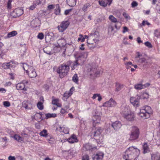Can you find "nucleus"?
Instances as JSON below:
<instances>
[{"label": "nucleus", "mask_w": 160, "mask_h": 160, "mask_svg": "<svg viewBox=\"0 0 160 160\" xmlns=\"http://www.w3.org/2000/svg\"><path fill=\"white\" fill-rule=\"evenodd\" d=\"M136 55L135 57L136 62L139 65L142 64L143 67H148L150 63L149 60L142 56L139 52H136Z\"/></svg>", "instance_id": "7ed1b4c3"}, {"label": "nucleus", "mask_w": 160, "mask_h": 160, "mask_svg": "<svg viewBox=\"0 0 160 160\" xmlns=\"http://www.w3.org/2000/svg\"><path fill=\"white\" fill-rule=\"evenodd\" d=\"M107 1L104 0L99 1L98 3L100 6L105 7L108 4L110 5L112 2V0H106Z\"/></svg>", "instance_id": "2eb2a0df"}, {"label": "nucleus", "mask_w": 160, "mask_h": 160, "mask_svg": "<svg viewBox=\"0 0 160 160\" xmlns=\"http://www.w3.org/2000/svg\"><path fill=\"white\" fill-rule=\"evenodd\" d=\"M68 5L71 7L74 6L76 3V0H67Z\"/></svg>", "instance_id": "393cba45"}, {"label": "nucleus", "mask_w": 160, "mask_h": 160, "mask_svg": "<svg viewBox=\"0 0 160 160\" xmlns=\"http://www.w3.org/2000/svg\"><path fill=\"white\" fill-rule=\"evenodd\" d=\"M41 136L46 137L48 136L47 131L45 129L43 130L39 134Z\"/></svg>", "instance_id": "c9c22d12"}, {"label": "nucleus", "mask_w": 160, "mask_h": 160, "mask_svg": "<svg viewBox=\"0 0 160 160\" xmlns=\"http://www.w3.org/2000/svg\"><path fill=\"white\" fill-rule=\"evenodd\" d=\"M23 68L24 70L26 71V72L28 74L29 77L31 78H35L37 76V74L33 67H29L27 64L24 63L23 64Z\"/></svg>", "instance_id": "6e6552de"}, {"label": "nucleus", "mask_w": 160, "mask_h": 160, "mask_svg": "<svg viewBox=\"0 0 160 160\" xmlns=\"http://www.w3.org/2000/svg\"><path fill=\"white\" fill-rule=\"evenodd\" d=\"M109 19L112 22L116 23L118 22L117 20V19L115 18L113 15H110L109 17Z\"/></svg>", "instance_id": "4c0bfd02"}, {"label": "nucleus", "mask_w": 160, "mask_h": 160, "mask_svg": "<svg viewBox=\"0 0 160 160\" xmlns=\"http://www.w3.org/2000/svg\"><path fill=\"white\" fill-rule=\"evenodd\" d=\"M3 105L5 107H9L10 106V103L8 101H4L3 102Z\"/></svg>", "instance_id": "49530a36"}, {"label": "nucleus", "mask_w": 160, "mask_h": 160, "mask_svg": "<svg viewBox=\"0 0 160 160\" xmlns=\"http://www.w3.org/2000/svg\"><path fill=\"white\" fill-rule=\"evenodd\" d=\"M85 38L83 37V35L82 34L79 35V37L78 38V42L81 41V42H83L84 41Z\"/></svg>", "instance_id": "37998d69"}, {"label": "nucleus", "mask_w": 160, "mask_h": 160, "mask_svg": "<svg viewBox=\"0 0 160 160\" xmlns=\"http://www.w3.org/2000/svg\"><path fill=\"white\" fill-rule=\"evenodd\" d=\"M88 72L90 74L91 78L94 79L96 77H98L100 73L99 71H97L95 66H91L89 65L88 66Z\"/></svg>", "instance_id": "1a4fd4ad"}, {"label": "nucleus", "mask_w": 160, "mask_h": 160, "mask_svg": "<svg viewBox=\"0 0 160 160\" xmlns=\"http://www.w3.org/2000/svg\"><path fill=\"white\" fill-rule=\"evenodd\" d=\"M152 112L151 108L148 106H145L140 110L139 115L142 117L148 118L150 116V114Z\"/></svg>", "instance_id": "0eeeda50"}, {"label": "nucleus", "mask_w": 160, "mask_h": 160, "mask_svg": "<svg viewBox=\"0 0 160 160\" xmlns=\"http://www.w3.org/2000/svg\"><path fill=\"white\" fill-rule=\"evenodd\" d=\"M13 138L15 140L18 142H21L22 141H23V140L22 137H20L18 135H14L13 136Z\"/></svg>", "instance_id": "473e14b6"}, {"label": "nucleus", "mask_w": 160, "mask_h": 160, "mask_svg": "<svg viewBox=\"0 0 160 160\" xmlns=\"http://www.w3.org/2000/svg\"><path fill=\"white\" fill-rule=\"evenodd\" d=\"M14 12L16 14L15 15H13L16 18L17 17L21 16L23 13V11L22 9L19 8H17L14 10Z\"/></svg>", "instance_id": "f3484780"}, {"label": "nucleus", "mask_w": 160, "mask_h": 160, "mask_svg": "<svg viewBox=\"0 0 160 160\" xmlns=\"http://www.w3.org/2000/svg\"><path fill=\"white\" fill-rule=\"evenodd\" d=\"M95 147L93 148L89 143L85 144L83 146V149L85 150H93Z\"/></svg>", "instance_id": "412c9836"}, {"label": "nucleus", "mask_w": 160, "mask_h": 160, "mask_svg": "<svg viewBox=\"0 0 160 160\" xmlns=\"http://www.w3.org/2000/svg\"><path fill=\"white\" fill-rule=\"evenodd\" d=\"M18 34L17 32L16 31H13L8 33L7 35V37L10 38Z\"/></svg>", "instance_id": "c756f323"}, {"label": "nucleus", "mask_w": 160, "mask_h": 160, "mask_svg": "<svg viewBox=\"0 0 160 160\" xmlns=\"http://www.w3.org/2000/svg\"><path fill=\"white\" fill-rule=\"evenodd\" d=\"M150 84L149 83L147 82L144 84H143V88H147V87H148L150 86Z\"/></svg>", "instance_id": "338daca9"}, {"label": "nucleus", "mask_w": 160, "mask_h": 160, "mask_svg": "<svg viewBox=\"0 0 160 160\" xmlns=\"http://www.w3.org/2000/svg\"><path fill=\"white\" fill-rule=\"evenodd\" d=\"M156 9L158 13H160V3L157 5L156 7Z\"/></svg>", "instance_id": "69168bd1"}, {"label": "nucleus", "mask_w": 160, "mask_h": 160, "mask_svg": "<svg viewBox=\"0 0 160 160\" xmlns=\"http://www.w3.org/2000/svg\"><path fill=\"white\" fill-rule=\"evenodd\" d=\"M7 132L11 135H12L14 134V132L10 129H7Z\"/></svg>", "instance_id": "13d9d810"}, {"label": "nucleus", "mask_w": 160, "mask_h": 160, "mask_svg": "<svg viewBox=\"0 0 160 160\" xmlns=\"http://www.w3.org/2000/svg\"><path fill=\"white\" fill-rule=\"evenodd\" d=\"M115 87V91L116 92H118L120 91L121 89L123 88V85L119 83L116 82V83Z\"/></svg>", "instance_id": "b1692460"}, {"label": "nucleus", "mask_w": 160, "mask_h": 160, "mask_svg": "<svg viewBox=\"0 0 160 160\" xmlns=\"http://www.w3.org/2000/svg\"><path fill=\"white\" fill-rule=\"evenodd\" d=\"M60 8L58 4L56 5V8L55 9V13L56 15H59L60 12Z\"/></svg>", "instance_id": "e433bc0d"}, {"label": "nucleus", "mask_w": 160, "mask_h": 160, "mask_svg": "<svg viewBox=\"0 0 160 160\" xmlns=\"http://www.w3.org/2000/svg\"><path fill=\"white\" fill-rule=\"evenodd\" d=\"M72 9H67L64 12V14L65 15H68L69 13L71 11Z\"/></svg>", "instance_id": "0e129e2a"}, {"label": "nucleus", "mask_w": 160, "mask_h": 160, "mask_svg": "<svg viewBox=\"0 0 160 160\" xmlns=\"http://www.w3.org/2000/svg\"><path fill=\"white\" fill-rule=\"evenodd\" d=\"M69 24V22L68 21L62 22L60 25L58 27L59 32H63L67 28Z\"/></svg>", "instance_id": "9d476101"}, {"label": "nucleus", "mask_w": 160, "mask_h": 160, "mask_svg": "<svg viewBox=\"0 0 160 160\" xmlns=\"http://www.w3.org/2000/svg\"><path fill=\"white\" fill-rule=\"evenodd\" d=\"M116 102L112 98H111L108 101L105 102L103 106L107 107H114L116 105Z\"/></svg>", "instance_id": "9b49d317"}, {"label": "nucleus", "mask_w": 160, "mask_h": 160, "mask_svg": "<svg viewBox=\"0 0 160 160\" xmlns=\"http://www.w3.org/2000/svg\"><path fill=\"white\" fill-rule=\"evenodd\" d=\"M114 26L115 28L117 29H118L117 25L116 23H115V24H114L112 23H111L108 26V30L111 32L112 31L114 30V27L113 26Z\"/></svg>", "instance_id": "cd10ccee"}, {"label": "nucleus", "mask_w": 160, "mask_h": 160, "mask_svg": "<svg viewBox=\"0 0 160 160\" xmlns=\"http://www.w3.org/2000/svg\"><path fill=\"white\" fill-rule=\"evenodd\" d=\"M134 87L135 89L137 90H141L142 89H144L143 88V84H135L134 85Z\"/></svg>", "instance_id": "72a5a7b5"}, {"label": "nucleus", "mask_w": 160, "mask_h": 160, "mask_svg": "<svg viewBox=\"0 0 160 160\" xmlns=\"http://www.w3.org/2000/svg\"><path fill=\"white\" fill-rule=\"evenodd\" d=\"M12 0H8L7 3V8L8 9H10L12 8L11 2Z\"/></svg>", "instance_id": "c03bdc74"}, {"label": "nucleus", "mask_w": 160, "mask_h": 160, "mask_svg": "<svg viewBox=\"0 0 160 160\" xmlns=\"http://www.w3.org/2000/svg\"><path fill=\"white\" fill-rule=\"evenodd\" d=\"M39 22V20L38 18H35L34 19L32 22V23H34L35 26H37L38 25V23Z\"/></svg>", "instance_id": "a19ab883"}, {"label": "nucleus", "mask_w": 160, "mask_h": 160, "mask_svg": "<svg viewBox=\"0 0 160 160\" xmlns=\"http://www.w3.org/2000/svg\"><path fill=\"white\" fill-rule=\"evenodd\" d=\"M104 153L101 152H98L95 154L93 155L92 159L93 160H101L103 158Z\"/></svg>", "instance_id": "f8f14e48"}, {"label": "nucleus", "mask_w": 160, "mask_h": 160, "mask_svg": "<svg viewBox=\"0 0 160 160\" xmlns=\"http://www.w3.org/2000/svg\"><path fill=\"white\" fill-rule=\"evenodd\" d=\"M68 112L64 109L62 108L61 110L60 113L62 114L63 116H64L65 114L67 113Z\"/></svg>", "instance_id": "603ef678"}, {"label": "nucleus", "mask_w": 160, "mask_h": 160, "mask_svg": "<svg viewBox=\"0 0 160 160\" xmlns=\"http://www.w3.org/2000/svg\"><path fill=\"white\" fill-rule=\"evenodd\" d=\"M45 116L46 118L47 119L50 118H55L57 116V114L55 113H48L45 114Z\"/></svg>", "instance_id": "2f4dec72"}, {"label": "nucleus", "mask_w": 160, "mask_h": 160, "mask_svg": "<svg viewBox=\"0 0 160 160\" xmlns=\"http://www.w3.org/2000/svg\"><path fill=\"white\" fill-rule=\"evenodd\" d=\"M89 34L88 36V35H85L84 36V38H85H85L88 39L87 41V42L88 44V46L90 47V46L89 43L88 42V41L89 40Z\"/></svg>", "instance_id": "052dcab7"}, {"label": "nucleus", "mask_w": 160, "mask_h": 160, "mask_svg": "<svg viewBox=\"0 0 160 160\" xmlns=\"http://www.w3.org/2000/svg\"><path fill=\"white\" fill-rule=\"evenodd\" d=\"M138 3L135 1H133L131 3V6L132 8H135L138 5Z\"/></svg>", "instance_id": "864d4df0"}, {"label": "nucleus", "mask_w": 160, "mask_h": 160, "mask_svg": "<svg viewBox=\"0 0 160 160\" xmlns=\"http://www.w3.org/2000/svg\"><path fill=\"white\" fill-rule=\"evenodd\" d=\"M72 93L70 92H66L63 94V100L64 101H66L68 98L70 97Z\"/></svg>", "instance_id": "5701e85b"}, {"label": "nucleus", "mask_w": 160, "mask_h": 160, "mask_svg": "<svg viewBox=\"0 0 160 160\" xmlns=\"http://www.w3.org/2000/svg\"><path fill=\"white\" fill-rule=\"evenodd\" d=\"M78 61L76 60L74 62V64H73V67H72V69L73 70L78 65Z\"/></svg>", "instance_id": "680f3d73"}, {"label": "nucleus", "mask_w": 160, "mask_h": 160, "mask_svg": "<svg viewBox=\"0 0 160 160\" xmlns=\"http://www.w3.org/2000/svg\"><path fill=\"white\" fill-rule=\"evenodd\" d=\"M16 88L18 90H22L25 91H26L27 90L26 88H25V85L24 83H18L17 84Z\"/></svg>", "instance_id": "6ab92c4d"}, {"label": "nucleus", "mask_w": 160, "mask_h": 160, "mask_svg": "<svg viewBox=\"0 0 160 160\" xmlns=\"http://www.w3.org/2000/svg\"><path fill=\"white\" fill-rule=\"evenodd\" d=\"M44 35L42 33H39L38 35V38L41 40L43 38Z\"/></svg>", "instance_id": "3c124183"}, {"label": "nucleus", "mask_w": 160, "mask_h": 160, "mask_svg": "<svg viewBox=\"0 0 160 160\" xmlns=\"http://www.w3.org/2000/svg\"><path fill=\"white\" fill-rule=\"evenodd\" d=\"M143 153L145 154L149 152V149L148 144L147 143H145L143 146Z\"/></svg>", "instance_id": "bb28decb"}, {"label": "nucleus", "mask_w": 160, "mask_h": 160, "mask_svg": "<svg viewBox=\"0 0 160 160\" xmlns=\"http://www.w3.org/2000/svg\"><path fill=\"white\" fill-rule=\"evenodd\" d=\"M72 80L75 83L78 84V77L77 74H75L73 76Z\"/></svg>", "instance_id": "f704fd0d"}, {"label": "nucleus", "mask_w": 160, "mask_h": 160, "mask_svg": "<svg viewBox=\"0 0 160 160\" xmlns=\"http://www.w3.org/2000/svg\"><path fill=\"white\" fill-rule=\"evenodd\" d=\"M151 157L152 160H160V155L158 152L152 154Z\"/></svg>", "instance_id": "4be33fe9"}, {"label": "nucleus", "mask_w": 160, "mask_h": 160, "mask_svg": "<svg viewBox=\"0 0 160 160\" xmlns=\"http://www.w3.org/2000/svg\"><path fill=\"white\" fill-rule=\"evenodd\" d=\"M122 124L121 122L118 121L113 122L112 124V126L114 130L117 131L119 130L121 127Z\"/></svg>", "instance_id": "4468645a"}, {"label": "nucleus", "mask_w": 160, "mask_h": 160, "mask_svg": "<svg viewBox=\"0 0 160 160\" xmlns=\"http://www.w3.org/2000/svg\"><path fill=\"white\" fill-rule=\"evenodd\" d=\"M91 6L90 3H87L85 4L82 8V10L84 12H86L87 11L88 9Z\"/></svg>", "instance_id": "a878e982"}, {"label": "nucleus", "mask_w": 160, "mask_h": 160, "mask_svg": "<svg viewBox=\"0 0 160 160\" xmlns=\"http://www.w3.org/2000/svg\"><path fill=\"white\" fill-rule=\"evenodd\" d=\"M36 7V4L33 3L32 5L31 6L29 7V9L31 10H33Z\"/></svg>", "instance_id": "bf43d9fd"}, {"label": "nucleus", "mask_w": 160, "mask_h": 160, "mask_svg": "<svg viewBox=\"0 0 160 160\" xmlns=\"http://www.w3.org/2000/svg\"><path fill=\"white\" fill-rule=\"evenodd\" d=\"M89 157L88 155H85L82 157V160H89Z\"/></svg>", "instance_id": "6e6d98bb"}, {"label": "nucleus", "mask_w": 160, "mask_h": 160, "mask_svg": "<svg viewBox=\"0 0 160 160\" xmlns=\"http://www.w3.org/2000/svg\"><path fill=\"white\" fill-rule=\"evenodd\" d=\"M37 106L38 108L40 110H42L43 109V102H39L37 103Z\"/></svg>", "instance_id": "58836bf2"}, {"label": "nucleus", "mask_w": 160, "mask_h": 160, "mask_svg": "<svg viewBox=\"0 0 160 160\" xmlns=\"http://www.w3.org/2000/svg\"><path fill=\"white\" fill-rule=\"evenodd\" d=\"M140 154V151L139 149L132 146L126 150L123 158L126 160H137Z\"/></svg>", "instance_id": "f257e3e1"}, {"label": "nucleus", "mask_w": 160, "mask_h": 160, "mask_svg": "<svg viewBox=\"0 0 160 160\" xmlns=\"http://www.w3.org/2000/svg\"><path fill=\"white\" fill-rule=\"evenodd\" d=\"M68 142L70 143H74L78 142V141L76 137V136L74 135H72L71 137L68 138Z\"/></svg>", "instance_id": "aec40b11"}, {"label": "nucleus", "mask_w": 160, "mask_h": 160, "mask_svg": "<svg viewBox=\"0 0 160 160\" xmlns=\"http://www.w3.org/2000/svg\"><path fill=\"white\" fill-rule=\"evenodd\" d=\"M69 69V65L63 63L58 67L57 70V72L59 74L60 77L62 78L67 75Z\"/></svg>", "instance_id": "20e7f679"}, {"label": "nucleus", "mask_w": 160, "mask_h": 160, "mask_svg": "<svg viewBox=\"0 0 160 160\" xmlns=\"http://www.w3.org/2000/svg\"><path fill=\"white\" fill-rule=\"evenodd\" d=\"M9 160H15V158L14 156H9L8 158Z\"/></svg>", "instance_id": "774afa93"}, {"label": "nucleus", "mask_w": 160, "mask_h": 160, "mask_svg": "<svg viewBox=\"0 0 160 160\" xmlns=\"http://www.w3.org/2000/svg\"><path fill=\"white\" fill-rule=\"evenodd\" d=\"M123 16L124 17V18H125L126 19H130L131 18L130 17V16L129 15L126 13V12H123L122 14Z\"/></svg>", "instance_id": "de8ad7c7"}, {"label": "nucleus", "mask_w": 160, "mask_h": 160, "mask_svg": "<svg viewBox=\"0 0 160 160\" xmlns=\"http://www.w3.org/2000/svg\"><path fill=\"white\" fill-rule=\"evenodd\" d=\"M28 102H23L22 103V107L26 109L30 108L28 107V106L27 104Z\"/></svg>", "instance_id": "8fccbe9b"}, {"label": "nucleus", "mask_w": 160, "mask_h": 160, "mask_svg": "<svg viewBox=\"0 0 160 160\" xmlns=\"http://www.w3.org/2000/svg\"><path fill=\"white\" fill-rule=\"evenodd\" d=\"M51 49L50 47H47L43 49V51L48 54L51 55L52 53Z\"/></svg>", "instance_id": "7c9ffc66"}, {"label": "nucleus", "mask_w": 160, "mask_h": 160, "mask_svg": "<svg viewBox=\"0 0 160 160\" xmlns=\"http://www.w3.org/2000/svg\"><path fill=\"white\" fill-rule=\"evenodd\" d=\"M139 135L140 131L138 128L136 126L132 127L129 134V140L133 141L137 140L139 138Z\"/></svg>", "instance_id": "423d86ee"}, {"label": "nucleus", "mask_w": 160, "mask_h": 160, "mask_svg": "<svg viewBox=\"0 0 160 160\" xmlns=\"http://www.w3.org/2000/svg\"><path fill=\"white\" fill-rule=\"evenodd\" d=\"M35 117L38 118V120H40V121L43 120L42 116L39 114H38L37 113L36 114Z\"/></svg>", "instance_id": "4d7b16f0"}, {"label": "nucleus", "mask_w": 160, "mask_h": 160, "mask_svg": "<svg viewBox=\"0 0 160 160\" xmlns=\"http://www.w3.org/2000/svg\"><path fill=\"white\" fill-rule=\"evenodd\" d=\"M13 62L12 61L7 62L4 63L2 65V67L5 69L10 68L13 66Z\"/></svg>", "instance_id": "a211bd4d"}, {"label": "nucleus", "mask_w": 160, "mask_h": 160, "mask_svg": "<svg viewBox=\"0 0 160 160\" xmlns=\"http://www.w3.org/2000/svg\"><path fill=\"white\" fill-rule=\"evenodd\" d=\"M48 141L50 143H52L54 141V139L52 137H49V138H48Z\"/></svg>", "instance_id": "5fc2aeb1"}, {"label": "nucleus", "mask_w": 160, "mask_h": 160, "mask_svg": "<svg viewBox=\"0 0 160 160\" xmlns=\"http://www.w3.org/2000/svg\"><path fill=\"white\" fill-rule=\"evenodd\" d=\"M139 100L138 98L132 97L130 99V102L134 107H137L138 106L139 103Z\"/></svg>", "instance_id": "dca6fc26"}, {"label": "nucleus", "mask_w": 160, "mask_h": 160, "mask_svg": "<svg viewBox=\"0 0 160 160\" xmlns=\"http://www.w3.org/2000/svg\"><path fill=\"white\" fill-rule=\"evenodd\" d=\"M144 44L146 46L148 47L149 48H152V46L151 43L148 41H147L145 42Z\"/></svg>", "instance_id": "09e8293b"}, {"label": "nucleus", "mask_w": 160, "mask_h": 160, "mask_svg": "<svg viewBox=\"0 0 160 160\" xmlns=\"http://www.w3.org/2000/svg\"><path fill=\"white\" fill-rule=\"evenodd\" d=\"M122 114L124 118L128 121H132L134 119V113L127 107L122 108Z\"/></svg>", "instance_id": "39448f33"}, {"label": "nucleus", "mask_w": 160, "mask_h": 160, "mask_svg": "<svg viewBox=\"0 0 160 160\" xmlns=\"http://www.w3.org/2000/svg\"><path fill=\"white\" fill-rule=\"evenodd\" d=\"M99 41V34L98 32L96 31L94 33L89 34L88 42L89 43L90 46L91 45H92V46L90 47V48H93L95 47Z\"/></svg>", "instance_id": "f03ea898"}, {"label": "nucleus", "mask_w": 160, "mask_h": 160, "mask_svg": "<svg viewBox=\"0 0 160 160\" xmlns=\"http://www.w3.org/2000/svg\"><path fill=\"white\" fill-rule=\"evenodd\" d=\"M154 34V36L157 38L160 36V32H159L157 29L155 30Z\"/></svg>", "instance_id": "a18cd8bd"}, {"label": "nucleus", "mask_w": 160, "mask_h": 160, "mask_svg": "<svg viewBox=\"0 0 160 160\" xmlns=\"http://www.w3.org/2000/svg\"><path fill=\"white\" fill-rule=\"evenodd\" d=\"M21 135L23 141L24 140L26 139L27 138L29 137V135L28 134L25 133L24 132H22Z\"/></svg>", "instance_id": "ea45409f"}, {"label": "nucleus", "mask_w": 160, "mask_h": 160, "mask_svg": "<svg viewBox=\"0 0 160 160\" xmlns=\"http://www.w3.org/2000/svg\"><path fill=\"white\" fill-rule=\"evenodd\" d=\"M123 30L122 31V32L123 33H125L126 32L128 31V28L126 27H123Z\"/></svg>", "instance_id": "e2e57ef3"}, {"label": "nucleus", "mask_w": 160, "mask_h": 160, "mask_svg": "<svg viewBox=\"0 0 160 160\" xmlns=\"http://www.w3.org/2000/svg\"><path fill=\"white\" fill-rule=\"evenodd\" d=\"M124 64L127 69L131 68L130 65H132V63L131 62H126L124 63Z\"/></svg>", "instance_id": "79ce46f5"}, {"label": "nucleus", "mask_w": 160, "mask_h": 160, "mask_svg": "<svg viewBox=\"0 0 160 160\" xmlns=\"http://www.w3.org/2000/svg\"><path fill=\"white\" fill-rule=\"evenodd\" d=\"M58 102L59 99H53L52 100V103L53 105H56L57 107H61V105Z\"/></svg>", "instance_id": "c85d7f7f"}, {"label": "nucleus", "mask_w": 160, "mask_h": 160, "mask_svg": "<svg viewBox=\"0 0 160 160\" xmlns=\"http://www.w3.org/2000/svg\"><path fill=\"white\" fill-rule=\"evenodd\" d=\"M103 131V129L101 127H98L95 129L93 133H92L91 136L93 137H96L99 136Z\"/></svg>", "instance_id": "ddd939ff"}]
</instances>
